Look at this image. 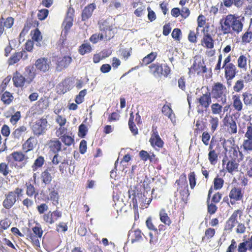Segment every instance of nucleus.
Wrapping results in <instances>:
<instances>
[{"mask_svg":"<svg viewBox=\"0 0 252 252\" xmlns=\"http://www.w3.org/2000/svg\"><path fill=\"white\" fill-rule=\"evenodd\" d=\"M244 17L235 14H229L220 20V30L223 35L238 34L243 31Z\"/></svg>","mask_w":252,"mask_h":252,"instance_id":"1","label":"nucleus"},{"mask_svg":"<svg viewBox=\"0 0 252 252\" xmlns=\"http://www.w3.org/2000/svg\"><path fill=\"white\" fill-rule=\"evenodd\" d=\"M229 157L225 156L222 160L223 170L231 174L239 171V163L243 160L244 155L236 146L231 147Z\"/></svg>","mask_w":252,"mask_h":252,"instance_id":"2","label":"nucleus"},{"mask_svg":"<svg viewBox=\"0 0 252 252\" xmlns=\"http://www.w3.org/2000/svg\"><path fill=\"white\" fill-rule=\"evenodd\" d=\"M6 159L11 166L21 169L28 163L29 158L21 151H14L7 156Z\"/></svg>","mask_w":252,"mask_h":252,"instance_id":"3","label":"nucleus"},{"mask_svg":"<svg viewBox=\"0 0 252 252\" xmlns=\"http://www.w3.org/2000/svg\"><path fill=\"white\" fill-rule=\"evenodd\" d=\"M149 73L155 77H167L171 73L170 67L167 63L156 62L148 66Z\"/></svg>","mask_w":252,"mask_h":252,"instance_id":"4","label":"nucleus"},{"mask_svg":"<svg viewBox=\"0 0 252 252\" xmlns=\"http://www.w3.org/2000/svg\"><path fill=\"white\" fill-rule=\"evenodd\" d=\"M23 196V189L16 188L13 191H9L5 194V198L2 202V205L6 209H10L15 204L17 200Z\"/></svg>","mask_w":252,"mask_h":252,"instance_id":"5","label":"nucleus"},{"mask_svg":"<svg viewBox=\"0 0 252 252\" xmlns=\"http://www.w3.org/2000/svg\"><path fill=\"white\" fill-rule=\"evenodd\" d=\"M176 184H177L178 186L177 191H178L180 194V197L182 201L187 203L188 197L189 195V192L185 173H183L180 176L179 179L176 181Z\"/></svg>","mask_w":252,"mask_h":252,"instance_id":"6","label":"nucleus"},{"mask_svg":"<svg viewBox=\"0 0 252 252\" xmlns=\"http://www.w3.org/2000/svg\"><path fill=\"white\" fill-rule=\"evenodd\" d=\"M49 124L46 118H41L33 123L31 130L33 134L39 137L44 135L48 128Z\"/></svg>","mask_w":252,"mask_h":252,"instance_id":"7","label":"nucleus"},{"mask_svg":"<svg viewBox=\"0 0 252 252\" xmlns=\"http://www.w3.org/2000/svg\"><path fill=\"white\" fill-rule=\"evenodd\" d=\"M221 129L223 132L229 135L236 134L238 128L236 121L232 116L226 115L222 120Z\"/></svg>","mask_w":252,"mask_h":252,"instance_id":"8","label":"nucleus"},{"mask_svg":"<svg viewBox=\"0 0 252 252\" xmlns=\"http://www.w3.org/2000/svg\"><path fill=\"white\" fill-rule=\"evenodd\" d=\"M222 55L220 54L218 57L217 64L215 67V70L219 71L221 68H223L224 71V77L235 78L238 72V70L237 69L236 66L235 64H232L226 66V67H221V63L222 61Z\"/></svg>","mask_w":252,"mask_h":252,"instance_id":"9","label":"nucleus"},{"mask_svg":"<svg viewBox=\"0 0 252 252\" xmlns=\"http://www.w3.org/2000/svg\"><path fill=\"white\" fill-rule=\"evenodd\" d=\"M227 89L224 85L221 82H215L212 87L211 94L212 97L216 99L222 98L224 97V100L226 101V94Z\"/></svg>","mask_w":252,"mask_h":252,"instance_id":"10","label":"nucleus"},{"mask_svg":"<svg viewBox=\"0 0 252 252\" xmlns=\"http://www.w3.org/2000/svg\"><path fill=\"white\" fill-rule=\"evenodd\" d=\"M106 24V22H104L100 25V30L105 32V33L103 34V33H100L99 34L94 33L92 34L89 39L91 42L94 44H95L97 43L99 40H102L104 38L106 39H110V37H107L106 32L107 31L110 32L111 31V28L109 26H107Z\"/></svg>","mask_w":252,"mask_h":252,"instance_id":"11","label":"nucleus"},{"mask_svg":"<svg viewBox=\"0 0 252 252\" xmlns=\"http://www.w3.org/2000/svg\"><path fill=\"white\" fill-rule=\"evenodd\" d=\"M62 217V213L61 211L56 209L55 211H49L44 213L42 219L44 223L47 224H52Z\"/></svg>","mask_w":252,"mask_h":252,"instance_id":"12","label":"nucleus"},{"mask_svg":"<svg viewBox=\"0 0 252 252\" xmlns=\"http://www.w3.org/2000/svg\"><path fill=\"white\" fill-rule=\"evenodd\" d=\"M51 65V61L45 57H41L37 59L34 63L35 68L37 71L41 73L48 72Z\"/></svg>","mask_w":252,"mask_h":252,"instance_id":"13","label":"nucleus"},{"mask_svg":"<svg viewBox=\"0 0 252 252\" xmlns=\"http://www.w3.org/2000/svg\"><path fill=\"white\" fill-rule=\"evenodd\" d=\"M56 170L54 167H48L43 171L40 176L42 184L45 186L50 185L55 176Z\"/></svg>","mask_w":252,"mask_h":252,"instance_id":"14","label":"nucleus"},{"mask_svg":"<svg viewBox=\"0 0 252 252\" xmlns=\"http://www.w3.org/2000/svg\"><path fill=\"white\" fill-rule=\"evenodd\" d=\"M207 68L203 61L197 62L196 60H194L192 65L189 68V73L190 74L196 73L197 75H200L205 73L207 72Z\"/></svg>","mask_w":252,"mask_h":252,"instance_id":"15","label":"nucleus"},{"mask_svg":"<svg viewBox=\"0 0 252 252\" xmlns=\"http://www.w3.org/2000/svg\"><path fill=\"white\" fill-rule=\"evenodd\" d=\"M149 142L151 145L156 150H159L162 148L164 145V142L160 137L158 132L156 129L153 130V133L150 138Z\"/></svg>","mask_w":252,"mask_h":252,"instance_id":"16","label":"nucleus"},{"mask_svg":"<svg viewBox=\"0 0 252 252\" xmlns=\"http://www.w3.org/2000/svg\"><path fill=\"white\" fill-rule=\"evenodd\" d=\"M229 197L232 205L235 204L236 201L242 200L243 198L242 189L236 187L232 188L229 192Z\"/></svg>","mask_w":252,"mask_h":252,"instance_id":"17","label":"nucleus"},{"mask_svg":"<svg viewBox=\"0 0 252 252\" xmlns=\"http://www.w3.org/2000/svg\"><path fill=\"white\" fill-rule=\"evenodd\" d=\"M216 143V141L212 139L211 140L208 149L209 151L208 155V159L210 164L213 165L216 164L218 160V155L214 149Z\"/></svg>","mask_w":252,"mask_h":252,"instance_id":"18","label":"nucleus"},{"mask_svg":"<svg viewBox=\"0 0 252 252\" xmlns=\"http://www.w3.org/2000/svg\"><path fill=\"white\" fill-rule=\"evenodd\" d=\"M13 85L16 88H23L27 82V80L20 72L16 71L14 72L12 77Z\"/></svg>","mask_w":252,"mask_h":252,"instance_id":"19","label":"nucleus"},{"mask_svg":"<svg viewBox=\"0 0 252 252\" xmlns=\"http://www.w3.org/2000/svg\"><path fill=\"white\" fill-rule=\"evenodd\" d=\"M47 146L50 152L54 154H57L62 151V144L61 142L57 138L49 140L47 143Z\"/></svg>","mask_w":252,"mask_h":252,"instance_id":"20","label":"nucleus"},{"mask_svg":"<svg viewBox=\"0 0 252 252\" xmlns=\"http://www.w3.org/2000/svg\"><path fill=\"white\" fill-rule=\"evenodd\" d=\"M96 5L94 3H90L86 6L82 11L81 20L84 22L88 21L92 17Z\"/></svg>","mask_w":252,"mask_h":252,"instance_id":"21","label":"nucleus"},{"mask_svg":"<svg viewBox=\"0 0 252 252\" xmlns=\"http://www.w3.org/2000/svg\"><path fill=\"white\" fill-rule=\"evenodd\" d=\"M72 59L70 56H64L63 57H57V67L62 70L67 68L69 64L72 62Z\"/></svg>","mask_w":252,"mask_h":252,"instance_id":"22","label":"nucleus"},{"mask_svg":"<svg viewBox=\"0 0 252 252\" xmlns=\"http://www.w3.org/2000/svg\"><path fill=\"white\" fill-rule=\"evenodd\" d=\"M197 100L201 107L207 109L212 102L210 93L207 92L203 94Z\"/></svg>","mask_w":252,"mask_h":252,"instance_id":"23","label":"nucleus"},{"mask_svg":"<svg viewBox=\"0 0 252 252\" xmlns=\"http://www.w3.org/2000/svg\"><path fill=\"white\" fill-rule=\"evenodd\" d=\"M161 112L164 116L170 119L172 122L175 121V115L171 108L170 103L166 102V103L162 107Z\"/></svg>","mask_w":252,"mask_h":252,"instance_id":"24","label":"nucleus"},{"mask_svg":"<svg viewBox=\"0 0 252 252\" xmlns=\"http://www.w3.org/2000/svg\"><path fill=\"white\" fill-rule=\"evenodd\" d=\"M26 73L27 81L28 84L31 83L37 75V70L33 66L29 65L25 68Z\"/></svg>","mask_w":252,"mask_h":252,"instance_id":"25","label":"nucleus"},{"mask_svg":"<svg viewBox=\"0 0 252 252\" xmlns=\"http://www.w3.org/2000/svg\"><path fill=\"white\" fill-rule=\"evenodd\" d=\"M36 141L33 136H30L23 144L22 150L24 153L32 151L36 145Z\"/></svg>","mask_w":252,"mask_h":252,"instance_id":"26","label":"nucleus"},{"mask_svg":"<svg viewBox=\"0 0 252 252\" xmlns=\"http://www.w3.org/2000/svg\"><path fill=\"white\" fill-rule=\"evenodd\" d=\"M25 186L26 188V195L29 197L34 196V198H35L38 193L36 191V189L32 183V180L31 179L28 182H26Z\"/></svg>","mask_w":252,"mask_h":252,"instance_id":"27","label":"nucleus"},{"mask_svg":"<svg viewBox=\"0 0 252 252\" xmlns=\"http://www.w3.org/2000/svg\"><path fill=\"white\" fill-rule=\"evenodd\" d=\"M213 193V188L211 187L208 191L207 199V212L210 215L214 214L217 211L218 207L214 203H210L211 194Z\"/></svg>","mask_w":252,"mask_h":252,"instance_id":"28","label":"nucleus"},{"mask_svg":"<svg viewBox=\"0 0 252 252\" xmlns=\"http://www.w3.org/2000/svg\"><path fill=\"white\" fill-rule=\"evenodd\" d=\"M201 45L208 49H212L214 47V41L209 33L205 34L201 41Z\"/></svg>","mask_w":252,"mask_h":252,"instance_id":"29","label":"nucleus"},{"mask_svg":"<svg viewBox=\"0 0 252 252\" xmlns=\"http://www.w3.org/2000/svg\"><path fill=\"white\" fill-rule=\"evenodd\" d=\"M158 56L156 52H152L144 57L140 64L141 66H146L151 64L156 60Z\"/></svg>","mask_w":252,"mask_h":252,"instance_id":"30","label":"nucleus"},{"mask_svg":"<svg viewBox=\"0 0 252 252\" xmlns=\"http://www.w3.org/2000/svg\"><path fill=\"white\" fill-rule=\"evenodd\" d=\"M142 235L143 233L140 230L136 229L129 233L128 238L131 243H134L140 242L142 240Z\"/></svg>","mask_w":252,"mask_h":252,"instance_id":"31","label":"nucleus"},{"mask_svg":"<svg viewBox=\"0 0 252 252\" xmlns=\"http://www.w3.org/2000/svg\"><path fill=\"white\" fill-rule=\"evenodd\" d=\"M27 131V127L25 126H20L16 128L12 133V136L14 139H19Z\"/></svg>","mask_w":252,"mask_h":252,"instance_id":"32","label":"nucleus"},{"mask_svg":"<svg viewBox=\"0 0 252 252\" xmlns=\"http://www.w3.org/2000/svg\"><path fill=\"white\" fill-rule=\"evenodd\" d=\"M232 106L234 110L238 112L241 111L243 109V104L239 94H235L232 96Z\"/></svg>","mask_w":252,"mask_h":252,"instance_id":"33","label":"nucleus"},{"mask_svg":"<svg viewBox=\"0 0 252 252\" xmlns=\"http://www.w3.org/2000/svg\"><path fill=\"white\" fill-rule=\"evenodd\" d=\"M45 163V160L44 157L42 156H38L32 165V171H36L38 169L41 168Z\"/></svg>","mask_w":252,"mask_h":252,"instance_id":"34","label":"nucleus"},{"mask_svg":"<svg viewBox=\"0 0 252 252\" xmlns=\"http://www.w3.org/2000/svg\"><path fill=\"white\" fill-rule=\"evenodd\" d=\"M92 51V48L87 40L84 41V43L78 48V52L82 56L91 53Z\"/></svg>","mask_w":252,"mask_h":252,"instance_id":"35","label":"nucleus"},{"mask_svg":"<svg viewBox=\"0 0 252 252\" xmlns=\"http://www.w3.org/2000/svg\"><path fill=\"white\" fill-rule=\"evenodd\" d=\"M195 127L194 132L196 136L206 129V123L203 121L202 118L198 119L196 120Z\"/></svg>","mask_w":252,"mask_h":252,"instance_id":"36","label":"nucleus"},{"mask_svg":"<svg viewBox=\"0 0 252 252\" xmlns=\"http://www.w3.org/2000/svg\"><path fill=\"white\" fill-rule=\"evenodd\" d=\"M159 216L160 221L165 225L169 226L171 224L172 220L164 209H161L160 210Z\"/></svg>","mask_w":252,"mask_h":252,"instance_id":"37","label":"nucleus"},{"mask_svg":"<svg viewBox=\"0 0 252 252\" xmlns=\"http://www.w3.org/2000/svg\"><path fill=\"white\" fill-rule=\"evenodd\" d=\"M36 109L38 111L43 112L49 106V102L46 98L41 97L36 103Z\"/></svg>","mask_w":252,"mask_h":252,"instance_id":"38","label":"nucleus"},{"mask_svg":"<svg viewBox=\"0 0 252 252\" xmlns=\"http://www.w3.org/2000/svg\"><path fill=\"white\" fill-rule=\"evenodd\" d=\"M50 192L49 194V197L48 200H50L52 201V203L54 205H57L59 203V195L57 190L54 188H52L51 189H49Z\"/></svg>","mask_w":252,"mask_h":252,"instance_id":"39","label":"nucleus"},{"mask_svg":"<svg viewBox=\"0 0 252 252\" xmlns=\"http://www.w3.org/2000/svg\"><path fill=\"white\" fill-rule=\"evenodd\" d=\"M134 116L133 112L130 113V116L128 120V126L131 133L134 135L138 134V129L134 123Z\"/></svg>","mask_w":252,"mask_h":252,"instance_id":"40","label":"nucleus"},{"mask_svg":"<svg viewBox=\"0 0 252 252\" xmlns=\"http://www.w3.org/2000/svg\"><path fill=\"white\" fill-rule=\"evenodd\" d=\"M69 9L68 11L67 15L63 23V25L64 26L65 30L67 32L73 25V15H69Z\"/></svg>","mask_w":252,"mask_h":252,"instance_id":"41","label":"nucleus"},{"mask_svg":"<svg viewBox=\"0 0 252 252\" xmlns=\"http://www.w3.org/2000/svg\"><path fill=\"white\" fill-rule=\"evenodd\" d=\"M224 183V181L223 179L220 177L219 175H217L213 180V187L212 186L213 188V190L214 189H220L223 187Z\"/></svg>","mask_w":252,"mask_h":252,"instance_id":"42","label":"nucleus"},{"mask_svg":"<svg viewBox=\"0 0 252 252\" xmlns=\"http://www.w3.org/2000/svg\"><path fill=\"white\" fill-rule=\"evenodd\" d=\"M244 104L248 106H252V92L247 91L242 94Z\"/></svg>","mask_w":252,"mask_h":252,"instance_id":"43","label":"nucleus"},{"mask_svg":"<svg viewBox=\"0 0 252 252\" xmlns=\"http://www.w3.org/2000/svg\"><path fill=\"white\" fill-rule=\"evenodd\" d=\"M241 39L242 43L244 44L250 43L252 40V29L249 28L242 34Z\"/></svg>","mask_w":252,"mask_h":252,"instance_id":"44","label":"nucleus"},{"mask_svg":"<svg viewBox=\"0 0 252 252\" xmlns=\"http://www.w3.org/2000/svg\"><path fill=\"white\" fill-rule=\"evenodd\" d=\"M8 163L5 162L0 163V174L4 177H7L12 172V170L9 167Z\"/></svg>","mask_w":252,"mask_h":252,"instance_id":"45","label":"nucleus"},{"mask_svg":"<svg viewBox=\"0 0 252 252\" xmlns=\"http://www.w3.org/2000/svg\"><path fill=\"white\" fill-rule=\"evenodd\" d=\"M13 98L12 94L8 91L5 92L1 96V100L5 105L10 104L13 101Z\"/></svg>","mask_w":252,"mask_h":252,"instance_id":"46","label":"nucleus"},{"mask_svg":"<svg viewBox=\"0 0 252 252\" xmlns=\"http://www.w3.org/2000/svg\"><path fill=\"white\" fill-rule=\"evenodd\" d=\"M31 35L33 41H34L36 42H39L42 39L41 33L38 28H36L35 29L32 30L31 32Z\"/></svg>","mask_w":252,"mask_h":252,"instance_id":"47","label":"nucleus"},{"mask_svg":"<svg viewBox=\"0 0 252 252\" xmlns=\"http://www.w3.org/2000/svg\"><path fill=\"white\" fill-rule=\"evenodd\" d=\"M21 59L20 53L19 52H15L8 59L7 63L9 66L18 63Z\"/></svg>","mask_w":252,"mask_h":252,"instance_id":"48","label":"nucleus"},{"mask_svg":"<svg viewBox=\"0 0 252 252\" xmlns=\"http://www.w3.org/2000/svg\"><path fill=\"white\" fill-rule=\"evenodd\" d=\"M247 58L244 55H240L237 60V66L240 69L245 70L247 69Z\"/></svg>","mask_w":252,"mask_h":252,"instance_id":"49","label":"nucleus"},{"mask_svg":"<svg viewBox=\"0 0 252 252\" xmlns=\"http://www.w3.org/2000/svg\"><path fill=\"white\" fill-rule=\"evenodd\" d=\"M57 92L58 94H63L65 93L68 90L67 81L66 80H64L62 82H61L60 84H59L58 86L57 87Z\"/></svg>","mask_w":252,"mask_h":252,"instance_id":"50","label":"nucleus"},{"mask_svg":"<svg viewBox=\"0 0 252 252\" xmlns=\"http://www.w3.org/2000/svg\"><path fill=\"white\" fill-rule=\"evenodd\" d=\"M215 233L216 231L214 228L212 227L207 228L205 231L204 236L202 237V240L205 241L210 240L215 236Z\"/></svg>","mask_w":252,"mask_h":252,"instance_id":"51","label":"nucleus"},{"mask_svg":"<svg viewBox=\"0 0 252 252\" xmlns=\"http://www.w3.org/2000/svg\"><path fill=\"white\" fill-rule=\"evenodd\" d=\"M40 237H38L37 235H34L32 232H30L27 235V239L30 240L32 244L36 247H40V242L39 239L41 238Z\"/></svg>","mask_w":252,"mask_h":252,"instance_id":"52","label":"nucleus"},{"mask_svg":"<svg viewBox=\"0 0 252 252\" xmlns=\"http://www.w3.org/2000/svg\"><path fill=\"white\" fill-rule=\"evenodd\" d=\"M246 162L247 163H245L243 166L246 168L247 175L249 177H252V158L247 157Z\"/></svg>","mask_w":252,"mask_h":252,"instance_id":"53","label":"nucleus"},{"mask_svg":"<svg viewBox=\"0 0 252 252\" xmlns=\"http://www.w3.org/2000/svg\"><path fill=\"white\" fill-rule=\"evenodd\" d=\"M2 19V25L4 26V28L10 29L13 25L14 22V19L12 17H8L4 19L3 17L1 16L0 20Z\"/></svg>","mask_w":252,"mask_h":252,"instance_id":"54","label":"nucleus"},{"mask_svg":"<svg viewBox=\"0 0 252 252\" xmlns=\"http://www.w3.org/2000/svg\"><path fill=\"white\" fill-rule=\"evenodd\" d=\"M210 125L211 126V131L212 133H214L217 129L219 124V120L217 117H210L209 120Z\"/></svg>","mask_w":252,"mask_h":252,"instance_id":"55","label":"nucleus"},{"mask_svg":"<svg viewBox=\"0 0 252 252\" xmlns=\"http://www.w3.org/2000/svg\"><path fill=\"white\" fill-rule=\"evenodd\" d=\"M62 142L67 146H71L74 141V137L71 136L64 134L60 137Z\"/></svg>","mask_w":252,"mask_h":252,"instance_id":"56","label":"nucleus"},{"mask_svg":"<svg viewBox=\"0 0 252 252\" xmlns=\"http://www.w3.org/2000/svg\"><path fill=\"white\" fill-rule=\"evenodd\" d=\"M244 81L242 79L237 80L233 86V89L234 92L239 93L244 88Z\"/></svg>","mask_w":252,"mask_h":252,"instance_id":"57","label":"nucleus"},{"mask_svg":"<svg viewBox=\"0 0 252 252\" xmlns=\"http://www.w3.org/2000/svg\"><path fill=\"white\" fill-rule=\"evenodd\" d=\"M188 179L190 189H194L196 185V178L195 172H190L188 174Z\"/></svg>","mask_w":252,"mask_h":252,"instance_id":"58","label":"nucleus"},{"mask_svg":"<svg viewBox=\"0 0 252 252\" xmlns=\"http://www.w3.org/2000/svg\"><path fill=\"white\" fill-rule=\"evenodd\" d=\"M211 108L213 114L219 115L222 112V106L218 103H213Z\"/></svg>","mask_w":252,"mask_h":252,"instance_id":"59","label":"nucleus"},{"mask_svg":"<svg viewBox=\"0 0 252 252\" xmlns=\"http://www.w3.org/2000/svg\"><path fill=\"white\" fill-rule=\"evenodd\" d=\"M22 204L27 210H29L33 206L34 201L29 197L24 198L22 201Z\"/></svg>","mask_w":252,"mask_h":252,"instance_id":"60","label":"nucleus"},{"mask_svg":"<svg viewBox=\"0 0 252 252\" xmlns=\"http://www.w3.org/2000/svg\"><path fill=\"white\" fill-rule=\"evenodd\" d=\"M86 94H87V90L86 89H84V90L81 91L79 92V94L78 95H77L75 97V102L78 104H81V103H82L84 99V96L86 95Z\"/></svg>","mask_w":252,"mask_h":252,"instance_id":"61","label":"nucleus"},{"mask_svg":"<svg viewBox=\"0 0 252 252\" xmlns=\"http://www.w3.org/2000/svg\"><path fill=\"white\" fill-rule=\"evenodd\" d=\"M242 146L245 151L252 152V139H245Z\"/></svg>","mask_w":252,"mask_h":252,"instance_id":"62","label":"nucleus"},{"mask_svg":"<svg viewBox=\"0 0 252 252\" xmlns=\"http://www.w3.org/2000/svg\"><path fill=\"white\" fill-rule=\"evenodd\" d=\"M120 118V112H114L108 115V121L109 122H116L119 120Z\"/></svg>","mask_w":252,"mask_h":252,"instance_id":"63","label":"nucleus"},{"mask_svg":"<svg viewBox=\"0 0 252 252\" xmlns=\"http://www.w3.org/2000/svg\"><path fill=\"white\" fill-rule=\"evenodd\" d=\"M201 137V141L205 146L210 144L209 141L211 138V135L208 131H203Z\"/></svg>","mask_w":252,"mask_h":252,"instance_id":"64","label":"nucleus"}]
</instances>
